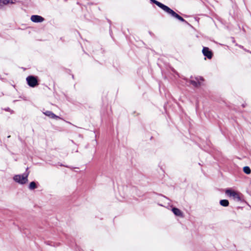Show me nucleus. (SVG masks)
<instances>
[{
  "mask_svg": "<svg viewBox=\"0 0 251 251\" xmlns=\"http://www.w3.org/2000/svg\"><path fill=\"white\" fill-rule=\"evenodd\" d=\"M28 173H24L22 175H15L13 180L20 184H25L28 181Z\"/></svg>",
  "mask_w": 251,
  "mask_h": 251,
  "instance_id": "f257e3e1",
  "label": "nucleus"
},
{
  "mask_svg": "<svg viewBox=\"0 0 251 251\" xmlns=\"http://www.w3.org/2000/svg\"><path fill=\"white\" fill-rule=\"evenodd\" d=\"M225 193L229 197L232 198V199L236 201H242L241 197V194L240 193L231 189L226 190Z\"/></svg>",
  "mask_w": 251,
  "mask_h": 251,
  "instance_id": "f03ea898",
  "label": "nucleus"
},
{
  "mask_svg": "<svg viewBox=\"0 0 251 251\" xmlns=\"http://www.w3.org/2000/svg\"><path fill=\"white\" fill-rule=\"evenodd\" d=\"M26 79L28 85L31 87H34L38 84L37 78L34 76H28Z\"/></svg>",
  "mask_w": 251,
  "mask_h": 251,
  "instance_id": "7ed1b4c3",
  "label": "nucleus"
},
{
  "mask_svg": "<svg viewBox=\"0 0 251 251\" xmlns=\"http://www.w3.org/2000/svg\"><path fill=\"white\" fill-rule=\"evenodd\" d=\"M166 12L171 15L172 17L178 19L181 22H186V21L182 17L178 15L174 11H173L169 7L167 8V10L166 11Z\"/></svg>",
  "mask_w": 251,
  "mask_h": 251,
  "instance_id": "20e7f679",
  "label": "nucleus"
},
{
  "mask_svg": "<svg viewBox=\"0 0 251 251\" xmlns=\"http://www.w3.org/2000/svg\"><path fill=\"white\" fill-rule=\"evenodd\" d=\"M202 52L204 56L207 57L208 59H211L212 58L213 54L208 48L203 47Z\"/></svg>",
  "mask_w": 251,
  "mask_h": 251,
  "instance_id": "39448f33",
  "label": "nucleus"
},
{
  "mask_svg": "<svg viewBox=\"0 0 251 251\" xmlns=\"http://www.w3.org/2000/svg\"><path fill=\"white\" fill-rule=\"evenodd\" d=\"M30 20L34 23H41L44 21V19L39 15H32L31 16Z\"/></svg>",
  "mask_w": 251,
  "mask_h": 251,
  "instance_id": "423d86ee",
  "label": "nucleus"
},
{
  "mask_svg": "<svg viewBox=\"0 0 251 251\" xmlns=\"http://www.w3.org/2000/svg\"><path fill=\"white\" fill-rule=\"evenodd\" d=\"M150 0L152 3L156 4L158 7H159L160 8L163 9L165 12L167 10V8H168V6L162 4V3L157 1L156 0Z\"/></svg>",
  "mask_w": 251,
  "mask_h": 251,
  "instance_id": "0eeeda50",
  "label": "nucleus"
},
{
  "mask_svg": "<svg viewBox=\"0 0 251 251\" xmlns=\"http://www.w3.org/2000/svg\"><path fill=\"white\" fill-rule=\"evenodd\" d=\"M44 114L47 116H48L52 119H61L59 117L56 116L50 111H46V112H44Z\"/></svg>",
  "mask_w": 251,
  "mask_h": 251,
  "instance_id": "6e6552de",
  "label": "nucleus"
},
{
  "mask_svg": "<svg viewBox=\"0 0 251 251\" xmlns=\"http://www.w3.org/2000/svg\"><path fill=\"white\" fill-rule=\"evenodd\" d=\"M172 211L175 215L179 217H183V213L179 209L174 207L172 209Z\"/></svg>",
  "mask_w": 251,
  "mask_h": 251,
  "instance_id": "1a4fd4ad",
  "label": "nucleus"
},
{
  "mask_svg": "<svg viewBox=\"0 0 251 251\" xmlns=\"http://www.w3.org/2000/svg\"><path fill=\"white\" fill-rule=\"evenodd\" d=\"M196 79L197 81L193 80H190V83L195 87H198L201 85V83L199 81V79L198 77L196 78Z\"/></svg>",
  "mask_w": 251,
  "mask_h": 251,
  "instance_id": "9d476101",
  "label": "nucleus"
},
{
  "mask_svg": "<svg viewBox=\"0 0 251 251\" xmlns=\"http://www.w3.org/2000/svg\"><path fill=\"white\" fill-rule=\"evenodd\" d=\"M220 203L223 206H227L229 205V202L226 200H222L220 201Z\"/></svg>",
  "mask_w": 251,
  "mask_h": 251,
  "instance_id": "9b49d317",
  "label": "nucleus"
},
{
  "mask_svg": "<svg viewBox=\"0 0 251 251\" xmlns=\"http://www.w3.org/2000/svg\"><path fill=\"white\" fill-rule=\"evenodd\" d=\"M37 188V185L36 183L34 181H32L30 183L28 188L30 190H34Z\"/></svg>",
  "mask_w": 251,
  "mask_h": 251,
  "instance_id": "f8f14e48",
  "label": "nucleus"
},
{
  "mask_svg": "<svg viewBox=\"0 0 251 251\" xmlns=\"http://www.w3.org/2000/svg\"><path fill=\"white\" fill-rule=\"evenodd\" d=\"M243 171L246 174H251V170L248 166H245L243 168Z\"/></svg>",
  "mask_w": 251,
  "mask_h": 251,
  "instance_id": "ddd939ff",
  "label": "nucleus"
},
{
  "mask_svg": "<svg viewBox=\"0 0 251 251\" xmlns=\"http://www.w3.org/2000/svg\"><path fill=\"white\" fill-rule=\"evenodd\" d=\"M11 0H0V4H7L10 2Z\"/></svg>",
  "mask_w": 251,
  "mask_h": 251,
  "instance_id": "4468645a",
  "label": "nucleus"
},
{
  "mask_svg": "<svg viewBox=\"0 0 251 251\" xmlns=\"http://www.w3.org/2000/svg\"><path fill=\"white\" fill-rule=\"evenodd\" d=\"M200 79L201 80H203V78H201V77H200Z\"/></svg>",
  "mask_w": 251,
  "mask_h": 251,
  "instance_id": "2eb2a0df",
  "label": "nucleus"
},
{
  "mask_svg": "<svg viewBox=\"0 0 251 251\" xmlns=\"http://www.w3.org/2000/svg\"><path fill=\"white\" fill-rule=\"evenodd\" d=\"M248 52H250V53H251V51H249V50H247Z\"/></svg>",
  "mask_w": 251,
  "mask_h": 251,
  "instance_id": "dca6fc26",
  "label": "nucleus"
}]
</instances>
